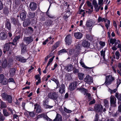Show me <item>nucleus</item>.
Returning a JSON list of instances; mask_svg holds the SVG:
<instances>
[{
    "instance_id": "obj_1",
    "label": "nucleus",
    "mask_w": 121,
    "mask_h": 121,
    "mask_svg": "<svg viewBox=\"0 0 121 121\" xmlns=\"http://www.w3.org/2000/svg\"><path fill=\"white\" fill-rule=\"evenodd\" d=\"M114 78L111 75H109L106 77L105 83L107 85L110 84L114 80Z\"/></svg>"
},
{
    "instance_id": "obj_2",
    "label": "nucleus",
    "mask_w": 121,
    "mask_h": 121,
    "mask_svg": "<svg viewBox=\"0 0 121 121\" xmlns=\"http://www.w3.org/2000/svg\"><path fill=\"white\" fill-rule=\"evenodd\" d=\"M72 37L70 35H68L65 38V42L67 45H69L72 43Z\"/></svg>"
},
{
    "instance_id": "obj_3",
    "label": "nucleus",
    "mask_w": 121,
    "mask_h": 121,
    "mask_svg": "<svg viewBox=\"0 0 121 121\" xmlns=\"http://www.w3.org/2000/svg\"><path fill=\"white\" fill-rule=\"evenodd\" d=\"M84 81L86 83L89 84H90L93 82L92 78L89 75L86 76L84 78Z\"/></svg>"
},
{
    "instance_id": "obj_4",
    "label": "nucleus",
    "mask_w": 121,
    "mask_h": 121,
    "mask_svg": "<svg viewBox=\"0 0 121 121\" xmlns=\"http://www.w3.org/2000/svg\"><path fill=\"white\" fill-rule=\"evenodd\" d=\"M48 97L50 99L54 100H56L58 97V94L56 92H51L48 95Z\"/></svg>"
},
{
    "instance_id": "obj_5",
    "label": "nucleus",
    "mask_w": 121,
    "mask_h": 121,
    "mask_svg": "<svg viewBox=\"0 0 121 121\" xmlns=\"http://www.w3.org/2000/svg\"><path fill=\"white\" fill-rule=\"evenodd\" d=\"M116 99L115 97L113 96H111L110 97V105L112 107H115L116 105Z\"/></svg>"
},
{
    "instance_id": "obj_6",
    "label": "nucleus",
    "mask_w": 121,
    "mask_h": 121,
    "mask_svg": "<svg viewBox=\"0 0 121 121\" xmlns=\"http://www.w3.org/2000/svg\"><path fill=\"white\" fill-rule=\"evenodd\" d=\"M23 40L26 44H28L33 41L32 36H31L28 37H25L24 38Z\"/></svg>"
},
{
    "instance_id": "obj_7",
    "label": "nucleus",
    "mask_w": 121,
    "mask_h": 121,
    "mask_svg": "<svg viewBox=\"0 0 121 121\" xmlns=\"http://www.w3.org/2000/svg\"><path fill=\"white\" fill-rule=\"evenodd\" d=\"M7 79L4 78V75L2 74H0V83L4 85H5L7 83Z\"/></svg>"
},
{
    "instance_id": "obj_8",
    "label": "nucleus",
    "mask_w": 121,
    "mask_h": 121,
    "mask_svg": "<svg viewBox=\"0 0 121 121\" xmlns=\"http://www.w3.org/2000/svg\"><path fill=\"white\" fill-rule=\"evenodd\" d=\"M77 84V83L75 82L70 83L69 86V90L70 91L73 90L76 88Z\"/></svg>"
},
{
    "instance_id": "obj_9",
    "label": "nucleus",
    "mask_w": 121,
    "mask_h": 121,
    "mask_svg": "<svg viewBox=\"0 0 121 121\" xmlns=\"http://www.w3.org/2000/svg\"><path fill=\"white\" fill-rule=\"evenodd\" d=\"M103 109L102 106L101 105H96L95 106L94 109L97 112H101Z\"/></svg>"
},
{
    "instance_id": "obj_10",
    "label": "nucleus",
    "mask_w": 121,
    "mask_h": 121,
    "mask_svg": "<svg viewBox=\"0 0 121 121\" xmlns=\"http://www.w3.org/2000/svg\"><path fill=\"white\" fill-rule=\"evenodd\" d=\"M74 36L76 39H79L82 38L83 34L81 33L80 32H75L74 33Z\"/></svg>"
},
{
    "instance_id": "obj_11",
    "label": "nucleus",
    "mask_w": 121,
    "mask_h": 121,
    "mask_svg": "<svg viewBox=\"0 0 121 121\" xmlns=\"http://www.w3.org/2000/svg\"><path fill=\"white\" fill-rule=\"evenodd\" d=\"M11 45V43L10 42L5 44L4 47V50H5L6 51H8L9 50Z\"/></svg>"
},
{
    "instance_id": "obj_12",
    "label": "nucleus",
    "mask_w": 121,
    "mask_h": 121,
    "mask_svg": "<svg viewBox=\"0 0 121 121\" xmlns=\"http://www.w3.org/2000/svg\"><path fill=\"white\" fill-rule=\"evenodd\" d=\"M35 108L36 109V111L37 113H41L42 111V109L40 106L38 105L37 104H35L34 105Z\"/></svg>"
},
{
    "instance_id": "obj_13",
    "label": "nucleus",
    "mask_w": 121,
    "mask_h": 121,
    "mask_svg": "<svg viewBox=\"0 0 121 121\" xmlns=\"http://www.w3.org/2000/svg\"><path fill=\"white\" fill-rule=\"evenodd\" d=\"M30 7L32 10H34L36 9L37 5L34 2L31 3L30 5Z\"/></svg>"
},
{
    "instance_id": "obj_14",
    "label": "nucleus",
    "mask_w": 121,
    "mask_h": 121,
    "mask_svg": "<svg viewBox=\"0 0 121 121\" xmlns=\"http://www.w3.org/2000/svg\"><path fill=\"white\" fill-rule=\"evenodd\" d=\"M6 35L4 32H2L0 33V39L4 40H6L7 38Z\"/></svg>"
},
{
    "instance_id": "obj_15",
    "label": "nucleus",
    "mask_w": 121,
    "mask_h": 121,
    "mask_svg": "<svg viewBox=\"0 0 121 121\" xmlns=\"http://www.w3.org/2000/svg\"><path fill=\"white\" fill-rule=\"evenodd\" d=\"M16 59L17 60L23 63L25 62L27 60L24 58L23 57L20 56H17Z\"/></svg>"
},
{
    "instance_id": "obj_16",
    "label": "nucleus",
    "mask_w": 121,
    "mask_h": 121,
    "mask_svg": "<svg viewBox=\"0 0 121 121\" xmlns=\"http://www.w3.org/2000/svg\"><path fill=\"white\" fill-rule=\"evenodd\" d=\"M65 69L68 72H70L73 69V66L72 65L69 64L65 67Z\"/></svg>"
},
{
    "instance_id": "obj_17",
    "label": "nucleus",
    "mask_w": 121,
    "mask_h": 121,
    "mask_svg": "<svg viewBox=\"0 0 121 121\" xmlns=\"http://www.w3.org/2000/svg\"><path fill=\"white\" fill-rule=\"evenodd\" d=\"M9 65V64H8L7 60L5 59L3 60L2 62V67L4 68H5L7 67L8 65Z\"/></svg>"
},
{
    "instance_id": "obj_18",
    "label": "nucleus",
    "mask_w": 121,
    "mask_h": 121,
    "mask_svg": "<svg viewBox=\"0 0 121 121\" xmlns=\"http://www.w3.org/2000/svg\"><path fill=\"white\" fill-rule=\"evenodd\" d=\"M93 21L92 19H91L87 21L86 24V26L88 27L91 26L93 24Z\"/></svg>"
},
{
    "instance_id": "obj_19",
    "label": "nucleus",
    "mask_w": 121,
    "mask_h": 121,
    "mask_svg": "<svg viewBox=\"0 0 121 121\" xmlns=\"http://www.w3.org/2000/svg\"><path fill=\"white\" fill-rule=\"evenodd\" d=\"M62 120V118L61 115L60 114L57 113L56 117L54 119V121H61Z\"/></svg>"
},
{
    "instance_id": "obj_20",
    "label": "nucleus",
    "mask_w": 121,
    "mask_h": 121,
    "mask_svg": "<svg viewBox=\"0 0 121 121\" xmlns=\"http://www.w3.org/2000/svg\"><path fill=\"white\" fill-rule=\"evenodd\" d=\"M90 43L88 41H83L82 43V46L84 47L87 48L90 45Z\"/></svg>"
},
{
    "instance_id": "obj_21",
    "label": "nucleus",
    "mask_w": 121,
    "mask_h": 121,
    "mask_svg": "<svg viewBox=\"0 0 121 121\" xmlns=\"http://www.w3.org/2000/svg\"><path fill=\"white\" fill-rule=\"evenodd\" d=\"M65 85L64 84H61L60 88L59 91L61 93H62L65 91Z\"/></svg>"
},
{
    "instance_id": "obj_22",
    "label": "nucleus",
    "mask_w": 121,
    "mask_h": 121,
    "mask_svg": "<svg viewBox=\"0 0 121 121\" xmlns=\"http://www.w3.org/2000/svg\"><path fill=\"white\" fill-rule=\"evenodd\" d=\"M26 12L25 11H23L20 14V18L22 20H24L26 17Z\"/></svg>"
},
{
    "instance_id": "obj_23",
    "label": "nucleus",
    "mask_w": 121,
    "mask_h": 121,
    "mask_svg": "<svg viewBox=\"0 0 121 121\" xmlns=\"http://www.w3.org/2000/svg\"><path fill=\"white\" fill-rule=\"evenodd\" d=\"M80 63L81 66L82 67L84 68L85 69H91L92 68L91 67H89L86 66L84 64V63L83 62L82 60H81L80 62Z\"/></svg>"
},
{
    "instance_id": "obj_24",
    "label": "nucleus",
    "mask_w": 121,
    "mask_h": 121,
    "mask_svg": "<svg viewBox=\"0 0 121 121\" xmlns=\"http://www.w3.org/2000/svg\"><path fill=\"white\" fill-rule=\"evenodd\" d=\"M106 20H107V19L104 18H102L100 16H99L98 19V22H102L103 21H104L105 22H106Z\"/></svg>"
},
{
    "instance_id": "obj_25",
    "label": "nucleus",
    "mask_w": 121,
    "mask_h": 121,
    "mask_svg": "<svg viewBox=\"0 0 121 121\" xmlns=\"http://www.w3.org/2000/svg\"><path fill=\"white\" fill-rule=\"evenodd\" d=\"M78 13L79 14H82L81 17H84L86 15V13L85 10L83 9H81L79 10Z\"/></svg>"
},
{
    "instance_id": "obj_26",
    "label": "nucleus",
    "mask_w": 121,
    "mask_h": 121,
    "mask_svg": "<svg viewBox=\"0 0 121 121\" xmlns=\"http://www.w3.org/2000/svg\"><path fill=\"white\" fill-rule=\"evenodd\" d=\"M78 75L79 79L80 80H82L84 76V74L81 73H78Z\"/></svg>"
},
{
    "instance_id": "obj_27",
    "label": "nucleus",
    "mask_w": 121,
    "mask_h": 121,
    "mask_svg": "<svg viewBox=\"0 0 121 121\" xmlns=\"http://www.w3.org/2000/svg\"><path fill=\"white\" fill-rule=\"evenodd\" d=\"M15 69L14 68L10 69L9 72L11 76L12 77L14 75L15 73Z\"/></svg>"
},
{
    "instance_id": "obj_28",
    "label": "nucleus",
    "mask_w": 121,
    "mask_h": 121,
    "mask_svg": "<svg viewBox=\"0 0 121 121\" xmlns=\"http://www.w3.org/2000/svg\"><path fill=\"white\" fill-rule=\"evenodd\" d=\"M5 27L8 30H10L11 28V25L10 22L6 21L5 23Z\"/></svg>"
},
{
    "instance_id": "obj_29",
    "label": "nucleus",
    "mask_w": 121,
    "mask_h": 121,
    "mask_svg": "<svg viewBox=\"0 0 121 121\" xmlns=\"http://www.w3.org/2000/svg\"><path fill=\"white\" fill-rule=\"evenodd\" d=\"M51 80L54 82L56 83L57 85V88H58L59 87V83L57 79L54 78H52Z\"/></svg>"
},
{
    "instance_id": "obj_30",
    "label": "nucleus",
    "mask_w": 121,
    "mask_h": 121,
    "mask_svg": "<svg viewBox=\"0 0 121 121\" xmlns=\"http://www.w3.org/2000/svg\"><path fill=\"white\" fill-rule=\"evenodd\" d=\"M120 43V41L119 40H118L117 42H116L115 44V45H117V47L120 49V51L121 52V44Z\"/></svg>"
},
{
    "instance_id": "obj_31",
    "label": "nucleus",
    "mask_w": 121,
    "mask_h": 121,
    "mask_svg": "<svg viewBox=\"0 0 121 121\" xmlns=\"http://www.w3.org/2000/svg\"><path fill=\"white\" fill-rule=\"evenodd\" d=\"M30 23V22L29 20H27L24 22L23 23V26L25 27L29 25Z\"/></svg>"
},
{
    "instance_id": "obj_32",
    "label": "nucleus",
    "mask_w": 121,
    "mask_h": 121,
    "mask_svg": "<svg viewBox=\"0 0 121 121\" xmlns=\"http://www.w3.org/2000/svg\"><path fill=\"white\" fill-rule=\"evenodd\" d=\"M3 113L5 117H8L10 115L9 113L5 109L3 110Z\"/></svg>"
},
{
    "instance_id": "obj_33",
    "label": "nucleus",
    "mask_w": 121,
    "mask_h": 121,
    "mask_svg": "<svg viewBox=\"0 0 121 121\" xmlns=\"http://www.w3.org/2000/svg\"><path fill=\"white\" fill-rule=\"evenodd\" d=\"M104 106L106 108H108L109 107L108 101L106 99H105L104 100Z\"/></svg>"
},
{
    "instance_id": "obj_34",
    "label": "nucleus",
    "mask_w": 121,
    "mask_h": 121,
    "mask_svg": "<svg viewBox=\"0 0 121 121\" xmlns=\"http://www.w3.org/2000/svg\"><path fill=\"white\" fill-rule=\"evenodd\" d=\"M5 100H7L8 102L9 103H11L12 102V96L10 95H8V97Z\"/></svg>"
},
{
    "instance_id": "obj_35",
    "label": "nucleus",
    "mask_w": 121,
    "mask_h": 121,
    "mask_svg": "<svg viewBox=\"0 0 121 121\" xmlns=\"http://www.w3.org/2000/svg\"><path fill=\"white\" fill-rule=\"evenodd\" d=\"M49 1L50 2V5L47 11L46 12V14L49 17H51V18H52L53 17V16L49 13L48 12V11L50 7L51 6V4L52 3V1H51V0H50V1L49 0Z\"/></svg>"
},
{
    "instance_id": "obj_36",
    "label": "nucleus",
    "mask_w": 121,
    "mask_h": 121,
    "mask_svg": "<svg viewBox=\"0 0 121 121\" xmlns=\"http://www.w3.org/2000/svg\"><path fill=\"white\" fill-rule=\"evenodd\" d=\"M43 105L47 108H51L53 107V106H50L47 105L45 100L43 101Z\"/></svg>"
},
{
    "instance_id": "obj_37",
    "label": "nucleus",
    "mask_w": 121,
    "mask_h": 121,
    "mask_svg": "<svg viewBox=\"0 0 121 121\" xmlns=\"http://www.w3.org/2000/svg\"><path fill=\"white\" fill-rule=\"evenodd\" d=\"M26 52V50L25 45H24L22 47L21 53L22 54H23Z\"/></svg>"
},
{
    "instance_id": "obj_38",
    "label": "nucleus",
    "mask_w": 121,
    "mask_h": 121,
    "mask_svg": "<svg viewBox=\"0 0 121 121\" xmlns=\"http://www.w3.org/2000/svg\"><path fill=\"white\" fill-rule=\"evenodd\" d=\"M8 95H7L6 93H3L1 95L2 98L4 100L7 99L6 98Z\"/></svg>"
},
{
    "instance_id": "obj_39",
    "label": "nucleus",
    "mask_w": 121,
    "mask_h": 121,
    "mask_svg": "<svg viewBox=\"0 0 121 121\" xmlns=\"http://www.w3.org/2000/svg\"><path fill=\"white\" fill-rule=\"evenodd\" d=\"M35 13H32L30 12L29 13L28 17L30 18H34L35 16Z\"/></svg>"
},
{
    "instance_id": "obj_40",
    "label": "nucleus",
    "mask_w": 121,
    "mask_h": 121,
    "mask_svg": "<svg viewBox=\"0 0 121 121\" xmlns=\"http://www.w3.org/2000/svg\"><path fill=\"white\" fill-rule=\"evenodd\" d=\"M20 35H18L15 37L13 40V42L14 43L16 42L20 39Z\"/></svg>"
},
{
    "instance_id": "obj_41",
    "label": "nucleus",
    "mask_w": 121,
    "mask_h": 121,
    "mask_svg": "<svg viewBox=\"0 0 121 121\" xmlns=\"http://www.w3.org/2000/svg\"><path fill=\"white\" fill-rule=\"evenodd\" d=\"M106 22H107V23H106L105 24V26L107 28V29H108V28L110 26V22L109 20H106Z\"/></svg>"
},
{
    "instance_id": "obj_42",
    "label": "nucleus",
    "mask_w": 121,
    "mask_h": 121,
    "mask_svg": "<svg viewBox=\"0 0 121 121\" xmlns=\"http://www.w3.org/2000/svg\"><path fill=\"white\" fill-rule=\"evenodd\" d=\"M95 9L94 10L96 12H98L99 11V10L100 9L101 7V6H99L98 5L94 6Z\"/></svg>"
},
{
    "instance_id": "obj_43",
    "label": "nucleus",
    "mask_w": 121,
    "mask_h": 121,
    "mask_svg": "<svg viewBox=\"0 0 121 121\" xmlns=\"http://www.w3.org/2000/svg\"><path fill=\"white\" fill-rule=\"evenodd\" d=\"M1 108H5L7 106L5 103L3 102H1Z\"/></svg>"
},
{
    "instance_id": "obj_44",
    "label": "nucleus",
    "mask_w": 121,
    "mask_h": 121,
    "mask_svg": "<svg viewBox=\"0 0 121 121\" xmlns=\"http://www.w3.org/2000/svg\"><path fill=\"white\" fill-rule=\"evenodd\" d=\"M118 40H117L114 39H111L110 40V42L112 44H113L114 43L115 44L116 42H117Z\"/></svg>"
},
{
    "instance_id": "obj_45",
    "label": "nucleus",
    "mask_w": 121,
    "mask_h": 121,
    "mask_svg": "<svg viewBox=\"0 0 121 121\" xmlns=\"http://www.w3.org/2000/svg\"><path fill=\"white\" fill-rule=\"evenodd\" d=\"M85 95H86V96H87L88 97L89 101L91 100L92 99V98L91 97V95L90 94L87 93L86 94H85Z\"/></svg>"
},
{
    "instance_id": "obj_46",
    "label": "nucleus",
    "mask_w": 121,
    "mask_h": 121,
    "mask_svg": "<svg viewBox=\"0 0 121 121\" xmlns=\"http://www.w3.org/2000/svg\"><path fill=\"white\" fill-rule=\"evenodd\" d=\"M27 113L29 114L30 116L31 117H33L35 116V114L33 112H29L28 111Z\"/></svg>"
},
{
    "instance_id": "obj_47",
    "label": "nucleus",
    "mask_w": 121,
    "mask_h": 121,
    "mask_svg": "<svg viewBox=\"0 0 121 121\" xmlns=\"http://www.w3.org/2000/svg\"><path fill=\"white\" fill-rule=\"evenodd\" d=\"M69 17V13L68 12H67L65 14L63 17L66 20Z\"/></svg>"
},
{
    "instance_id": "obj_48",
    "label": "nucleus",
    "mask_w": 121,
    "mask_h": 121,
    "mask_svg": "<svg viewBox=\"0 0 121 121\" xmlns=\"http://www.w3.org/2000/svg\"><path fill=\"white\" fill-rule=\"evenodd\" d=\"M64 111L66 113H70L72 112V111L67 109L65 107H64Z\"/></svg>"
},
{
    "instance_id": "obj_49",
    "label": "nucleus",
    "mask_w": 121,
    "mask_h": 121,
    "mask_svg": "<svg viewBox=\"0 0 121 121\" xmlns=\"http://www.w3.org/2000/svg\"><path fill=\"white\" fill-rule=\"evenodd\" d=\"M105 50H102L100 52L101 55L103 56L104 59H105Z\"/></svg>"
},
{
    "instance_id": "obj_50",
    "label": "nucleus",
    "mask_w": 121,
    "mask_h": 121,
    "mask_svg": "<svg viewBox=\"0 0 121 121\" xmlns=\"http://www.w3.org/2000/svg\"><path fill=\"white\" fill-rule=\"evenodd\" d=\"M115 55L116 58L117 59H118L120 58V54L119 52L117 51L115 52Z\"/></svg>"
},
{
    "instance_id": "obj_51",
    "label": "nucleus",
    "mask_w": 121,
    "mask_h": 121,
    "mask_svg": "<svg viewBox=\"0 0 121 121\" xmlns=\"http://www.w3.org/2000/svg\"><path fill=\"white\" fill-rule=\"evenodd\" d=\"M86 38L87 39L90 40H92L93 39L92 37L90 35H86Z\"/></svg>"
},
{
    "instance_id": "obj_52",
    "label": "nucleus",
    "mask_w": 121,
    "mask_h": 121,
    "mask_svg": "<svg viewBox=\"0 0 121 121\" xmlns=\"http://www.w3.org/2000/svg\"><path fill=\"white\" fill-rule=\"evenodd\" d=\"M117 90V89H115L113 90H112L111 89H109L108 91L111 94H112L114 93H115Z\"/></svg>"
},
{
    "instance_id": "obj_53",
    "label": "nucleus",
    "mask_w": 121,
    "mask_h": 121,
    "mask_svg": "<svg viewBox=\"0 0 121 121\" xmlns=\"http://www.w3.org/2000/svg\"><path fill=\"white\" fill-rule=\"evenodd\" d=\"M4 119V118L3 115L0 112V121H3Z\"/></svg>"
},
{
    "instance_id": "obj_54",
    "label": "nucleus",
    "mask_w": 121,
    "mask_h": 121,
    "mask_svg": "<svg viewBox=\"0 0 121 121\" xmlns=\"http://www.w3.org/2000/svg\"><path fill=\"white\" fill-rule=\"evenodd\" d=\"M98 4L100 6H102L103 4V0H98Z\"/></svg>"
},
{
    "instance_id": "obj_55",
    "label": "nucleus",
    "mask_w": 121,
    "mask_h": 121,
    "mask_svg": "<svg viewBox=\"0 0 121 121\" xmlns=\"http://www.w3.org/2000/svg\"><path fill=\"white\" fill-rule=\"evenodd\" d=\"M44 116H44V114H42L40 115H38L36 117V120H37L38 119L40 118H42L43 117H44Z\"/></svg>"
},
{
    "instance_id": "obj_56",
    "label": "nucleus",
    "mask_w": 121,
    "mask_h": 121,
    "mask_svg": "<svg viewBox=\"0 0 121 121\" xmlns=\"http://www.w3.org/2000/svg\"><path fill=\"white\" fill-rule=\"evenodd\" d=\"M8 110L12 114H13L15 112V111L13 109H12L10 108H8Z\"/></svg>"
},
{
    "instance_id": "obj_57",
    "label": "nucleus",
    "mask_w": 121,
    "mask_h": 121,
    "mask_svg": "<svg viewBox=\"0 0 121 121\" xmlns=\"http://www.w3.org/2000/svg\"><path fill=\"white\" fill-rule=\"evenodd\" d=\"M67 51L65 49H63L60 50L58 52L59 54L63 52H67Z\"/></svg>"
},
{
    "instance_id": "obj_58",
    "label": "nucleus",
    "mask_w": 121,
    "mask_h": 121,
    "mask_svg": "<svg viewBox=\"0 0 121 121\" xmlns=\"http://www.w3.org/2000/svg\"><path fill=\"white\" fill-rule=\"evenodd\" d=\"M53 54L52 53H50L49 54V55L48 56H47L45 58V61H47L48 59L51 57L52 55Z\"/></svg>"
},
{
    "instance_id": "obj_59",
    "label": "nucleus",
    "mask_w": 121,
    "mask_h": 121,
    "mask_svg": "<svg viewBox=\"0 0 121 121\" xmlns=\"http://www.w3.org/2000/svg\"><path fill=\"white\" fill-rule=\"evenodd\" d=\"M44 118H45L48 121H52V120L48 117L47 116H44Z\"/></svg>"
},
{
    "instance_id": "obj_60",
    "label": "nucleus",
    "mask_w": 121,
    "mask_h": 121,
    "mask_svg": "<svg viewBox=\"0 0 121 121\" xmlns=\"http://www.w3.org/2000/svg\"><path fill=\"white\" fill-rule=\"evenodd\" d=\"M92 3L94 6L98 5L96 1L95 0H93L92 1Z\"/></svg>"
},
{
    "instance_id": "obj_61",
    "label": "nucleus",
    "mask_w": 121,
    "mask_h": 121,
    "mask_svg": "<svg viewBox=\"0 0 121 121\" xmlns=\"http://www.w3.org/2000/svg\"><path fill=\"white\" fill-rule=\"evenodd\" d=\"M121 83V81L120 80L118 79L117 81V88L118 87L119 85Z\"/></svg>"
},
{
    "instance_id": "obj_62",
    "label": "nucleus",
    "mask_w": 121,
    "mask_h": 121,
    "mask_svg": "<svg viewBox=\"0 0 121 121\" xmlns=\"http://www.w3.org/2000/svg\"><path fill=\"white\" fill-rule=\"evenodd\" d=\"M119 114V112L117 111L115 113L113 114L112 116L113 117H117Z\"/></svg>"
},
{
    "instance_id": "obj_63",
    "label": "nucleus",
    "mask_w": 121,
    "mask_h": 121,
    "mask_svg": "<svg viewBox=\"0 0 121 121\" xmlns=\"http://www.w3.org/2000/svg\"><path fill=\"white\" fill-rule=\"evenodd\" d=\"M99 44L102 46H104L105 44L104 42L102 41H100L99 43Z\"/></svg>"
},
{
    "instance_id": "obj_64",
    "label": "nucleus",
    "mask_w": 121,
    "mask_h": 121,
    "mask_svg": "<svg viewBox=\"0 0 121 121\" xmlns=\"http://www.w3.org/2000/svg\"><path fill=\"white\" fill-rule=\"evenodd\" d=\"M117 45H115V44L114 46L112 48V49L113 50H116L117 49Z\"/></svg>"
}]
</instances>
